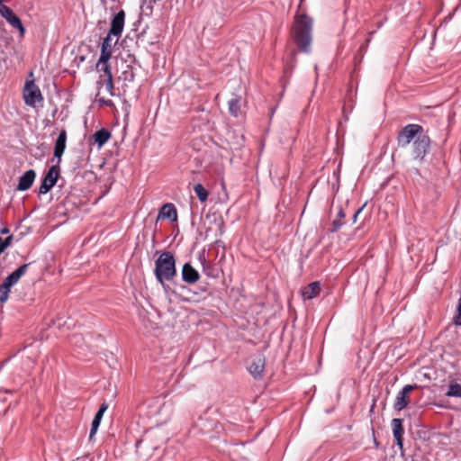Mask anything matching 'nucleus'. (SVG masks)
Wrapping results in <instances>:
<instances>
[{
    "label": "nucleus",
    "mask_w": 461,
    "mask_h": 461,
    "mask_svg": "<svg viewBox=\"0 0 461 461\" xmlns=\"http://www.w3.org/2000/svg\"><path fill=\"white\" fill-rule=\"evenodd\" d=\"M312 23L311 17L302 14L295 17L293 25L294 40L299 50L305 53L311 51Z\"/></svg>",
    "instance_id": "1"
},
{
    "label": "nucleus",
    "mask_w": 461,
    "mask_h": 461,
    "mask_svg": "<svg viewBox=\"0 0 461 461\" xmlns=\"http://www.w3.org/2000/svg\"><path fill=\"white\" fill-rule=\"evenodd\" d=\"M110 59H104L102 60L99 58L98 62L96 64L97 71L100 73L99 79L97 81V88L98 93L96 95V101L100 105L105 106H113V103L110 99H104V97H100V90L103 86H105L106 91L110 94V95H113V75L109 66Z\"/></svg>",
    "instance_id": "2"
},
{
    "label": "nucleus",
    "mask_w": 461,
    "mask_h": 461,
    "mask_svg": "<svg viewBox=\"0 0 461 461\" xmlns=\"http://www.w3.org/2000/svg\"><path fill=\"white\" fill-rule=\"evenodd\" d=\"M155 276L158 283L164 285L166 281H171L176 275V260L174 255L169 252H162L155 261Z\"/></svg>",
    "instance_id": "3"
},
{
    "label": "nucleus",
    "mask_w": 461,
    "mask_h": 461,
    "mask_svg": "<svg viewBox=\"0 0 461 461\" xmlns=\"http://www.w3.org/2000/svg\"><path fill=\"white\" fill-rule=\"evenodd\" d=\"M23 99L24 104L31 108L37 109L39 106H42L44 97L35 83L33 72L29 74V77L25 81L23 89Z\"/></svg>",
    "instance_id": "4"
},
{
    "label": "nucleus",
    "mask_w": 461,
    "mask_h": 461,
    "mask_svg": "<svg viewBox=\"0 0 461 461\" xmlns=\"http://www.w3.org/2000/svg\"><path fill=\"white\" fill-rule=\"evenodd\" d=\"M29 264L20 266L16 270L8 275L0 285V303H5L9 297L11 288L18 283L20 278L25 275Z\"/></svg>",
    "instance_id": "5"
},
{
    "label": "nucleus",
    "mask_w": 461,
    "mask_h": 461,
    "mask_svg": "<svg viewBox=\"0 0 461 461\" xmlns=\"http://www.w3.org/2000/svg\"><path fill=\"white\" fill-rule=\"evenodd\" d=\"M423 132L422 126L414 123L407 124L397 136L398 145L402 148H405L411 142L413 143L415 139L422 136L424 134Z\"/></svg>",
    "instance_id": "6"
},
{
    "label": "nucleus",
    "mask_w": 461,
    "mask_h": 461,
    "mask_svg": "<svg viewBox=\"0 0 461 461\" xmlns=\"http://www.w3.org/2000/svg\"><path fill=\"white\" fill-rule=\"evenodd\" d=\"M430 140L429 136L423 134L415 139L411 146V155L415 160H423L429 149Z\"/></svg>",
    "instance_id": "7"
},
{
    "label": "nucleus",
    "mask_w": 461,
    "mask_h": 461,
    "mask_svg": "<svg viewBox=\"0 0 461 461\" xmlns=\"http://www.w3.org/2000/svg\"><path fill=\"white\" fill-rule=\"evenodd\" d=\"M0 15L14 28L17 29L21 35H23L25 29L21 19L13 12V10L0 2Z\"/></svg>",
    "instance_id": "8"
},
{
    "label": "nucleus",
    "mask_w": 461,
    "mask_h": 461,
    "mask_svg": "<svg viewBox=\"0 0 461 461\" xmlns=\"http://www.w3.org/2000/svg\"><path fill=\"white\" fill-rule=\"evenodd\" d=\"M59 175V165L50 167L39 187V194H47L57 183Z\"/></svg>",
    "instance_id": "9"
},
{
    "label": "nucleus",
    "mask_w": 461,
    "mask_h": 461,
    "mask_svg": "<svg viewBox=\"0 0 461 461\" xmlns=\"http://www.w3.org/2000/svg\"><path fill=\"white\" fill-rule=\"evenodd\" d=\"M416 387V385L407 384L397 394L393 408L397 411L405 409L409 404V393Z\"/></svg>",
    "instance_id": "10"
},
{
    "label": "nucleus",
    "mask_w": 461,
    "mask_h": 461,
    "mask_svg": "<svg viewBox=\"0 0 461 461\" xmlns=\"http://www.w3.org/2000/svg\"><path fill=\"white\" fill-rule=\"evenodd\" d=\"M124 17L125 14L122 10L113 16L111 23V28L107 33L109 37L112 35L119 37L122 34L124 27Z\"/></svg>",
    "instance_id": "11"
},
{
    "label": "nucleus",
    "mask_w": 461,
    "mask_h": 461,
    "mask_svg": "<svg viewBox=\"0 0 461 461\" xmlns=\"http://www.w3.org/2000/svg\"><path fill=\"white\" fill-rule=\"evenodd\" d=\"M402 419L395 418L392 420V430L393 438L396 441V445L400 449H402L403 447V427H402Z\"/></svg>",
    "instance_id": "12"
},
{
    "label": "nucleus",
    "mask_w": 461,
    "mask_h": 461,
    "mask_svg": "<svg viewBox=\"0 0 461 461\" xmlns=\"http://www.w3.org/2000/svg\"><path fill=\"white\" fill-rule=\"evenodd\" d=\"M36 173L33 169L27 170L23 176H20L16 189L18 191H26L33 184Z\"/></svg>",
    "instance_id": "13"
},
{
    "label": "nucleus",
    "mask_w": 461,
    "mask_h": 461,
    "mask_svg": "<svg viewBox=\"0 0 461 461\" xmlns=\"http://www.w3.org/2000/svg\"><path fill=\"white\" fill-rule=\"evenodd\" d=\"M67 142V131L66 130H61L55 142L54 147V157L58 158V165L60 162L61 156L64 153L66 149Z\"/></svg>",
    "instance_id": "14"
},
{
    "label": "nucleus",
    "mask_w": 461,
    "mask_h": 461,
    "mask_svg": "<svg viewBox=\"0 0 461 461\" xmlns=\"http://www.w3.org/2000/svg\"><path fill=\"white\" fill-rule=\"evenodd\" d=\"M108 408V404L106 402H103L101 406L99 407V410L96 411L91 424V429L89 434V439H92L94 436L95 435L101 420L103 419L104 413L106 411Z\"/></svg>",
    "instance_id": "15"
},
{
    "label": "nucleus",
    "mask_w": 461,
    "mask_h": 461,
    "mask_svg": "<svg viewBox=\"0 0 461 461\" xmlns=\"http://www.w3.org/2000/svg\"><path fill=\"white\" fill-rule=\"evenodd\" d=\"M321 292V283L315 281L303 287L301 291V294L303 300H312L319 295Z\"/></svg>",
    "instance_id": "16"
},
{
    "label": "nucleus",
    "mask_w": 461,
    "mask_h": 461,
    "mask_svg": "<svg viewBox=\"0 0 461 461\" xmlns=\"http://www.w3.org/2000/svg\"><path fill=\"white\" fill-rule=\"evenodd\" d=\"M158 219H167L171 221H176L177 219V212L173 203H165L158 215Z\"/></svg>",
    "instance_id": "17"
},
{
    "label": "nucleus",
    "mask_w": 461,
    "mask_h": 461,
    "mask_svg": "<svg viewBox=\"0 0 461 461\" xmlns=\"http://www.w3.org/2000/svg\"><path fill=\"white\" fill-rule=\"evenodd\" d=\"M199 273L188 263L185 264L182 268V278L188 284H194L199 280Z\"/></svg>",
    "instance_id": "18"
},
{
    "label": "nucleus",
    "mask_w": 461,
    "mask_h": 461,
    "mask_svg": "<svg viewBox=\"0 0 461 461\" xmlns=\"http://www.w3.org/2000/svg\"><path fill=\"white\" fill-rule=\"evenodd\" d=\"M265 368V359L262 357H255L249 364V372L255 377H260Z\"/></svg>",
    "instance_id": "19"
},
{
    "label": "nucleus",
    "mask_w": 461,
    "mask_h": 461,
    "mask_svg": "<svg viewBox=\"0 0 461 461\" xmlns=\"http://www.w3.org/2000/svg\"><path fill=\"white\" fill-rule=\"evenodd\" d=\"M112 48H113V43H112L111 37H109V35H106L102 42L101 53H100L99 58H101L102 60H104V59H111Z\"/></svg>",
    "instance_id": "20"
},
{
    "label": "nucleus",
    "mask_w": 461,
    "mask_h": 461,
    "mask_svg": "<svg viewBox=\"0 0 461 461\" xmlns=\"http://www.w3.org/2000/svg\"><path fill=\"white\" fill-rule=\"evenodd\" d=\"M93 138L98 147L101 148L109 140L111 133L105 129H101L93 135Z\"/></svg>",
    "instance_id": "21"
},
{
    "label": "nucleus",
    "mask_w": 461,
    "mask_h": 461,
    "mask_svg": "<svg viewBox=\"0 0 461 461\" xmlns=\"http://www.w3.org/2000/svg\"><path fill=\"white\" fill-rule=\"evenodd\" d=\"M345 217L344 210L340 207L336 218L332 221L330 232L338 231L344 225Z\"/></svg>",
    "instance_id": "22"
},
{
    "label": "nucleus",
    "mask_w": 461,
    "mask_h": 461,
    "mask_svg": "<svg viewBox=\"0 0 461 461\" xmlns=\"http://www.w3.org/2000/svg\"><path fill=\"white\" fill-rule=\"evenodd\" d=\"M229 112L233 117H238L240 113V97H234L228 103Z\"/></svg>",
    "instance_id": "23"
},
{
    "label": "nucleus",
    "mask_w": 461,
    "mask_h": 461,
    "mask_svg": "<svg viewBox=\"0 0 461 461\" xmlns=\"http://www.w3.org/2000/svg\"><path fill=\"white\" fill-rule=\"evenodd\" d=\"M447 397H459L461 398V384L453 382L450 383L446 393Z\"/></svg>",
    "instance_id": "24"
},
{
    "label": "nucleus",
    "mask_w": 461,
    "mask_h": 461,
    "mask_svg": "<svg viewBox=\"0 0 461 461\" xmlns=\"http://www.w3.org/2000/svg\"><path fill=\"white\" fill-rule=\"evenodd\" d=\"M194 191L201 203H204L207 200L208 192L203 186V185H201V184L194 185Z\"/></svg>",
    "instance_id": "25"
},
{
    "label": "nucleus",
    "mask_w": 461,
    "mask_h": 461,
    "mask_svg": "<svg viewBox=\"0 0 461 461\" xmlns=\"http://www.w3.org/2000/svg\"><path fill=\"white\" fill-rule=\"evenodd\" d=\"M453 322L456 326H461V296L458 298L456 312L453 318Z\"/></svg>",
    "instance_id": "26"
},
{
    "label": "nucleus",
    "mask_w": 461,
    "mask_h": 461,
    "mask_svg": "<svg viewBox=\"0 0 461 461\" xmlns=\"http://www.w3.org/2000/svg\"><path fill=\"white\" fill-rule=\"evenodd\" d=\"M12 236L3 239L0 237V254L9 246Z\"/></svg>",
    "instance_id": "27"
},
{
    "label": "nucleus",
    "mask_w": 461,
    "mask_h": 461,
    "mask_svg": "<svg viewBox=\"0 0 461 461\" xmlns=\"http://www.w3.org/2000/svg\"><path fill=\"white\" fill-rule=\"evenodd\" d=\"M363 208H364V206H362L361 208H359V209H358V210L354 213V215H353V219H352L353 223H355V222L357 221V217H358L359 213L362 212Z\"/></svg>",
    "instance_id": "28"
},
{
    "label": "nucleus",
    "mask_w": 461,
    "mask_h": 461,
    "mask_svg": "<svg viewBox=\"0 0 461 461\" xmlns=\"http://www.w3.org/2000/svg\"><path fill=\"white\" fill-rule=\"evenodd\" d=\"M8 231H9V230H8V229H6V228H4V229L1 230V232H2V233H7Z\"/></svg>",
    "instance_id": "29"
},
{
    "label": "nucleus",
    "mask_w": 461,
    "mask_h": 461,
    "mask_svg": "<svg viewBox=\"0 0 461 461\" xmlns=\"http://www.w3.org/2000/svg\"><path fill=\"white\" fill-rule=\"evenodd\" d=\"M0 2H3V0H0Z\"/></svg>",
    "instance_id": "30"
}]
</instances>
